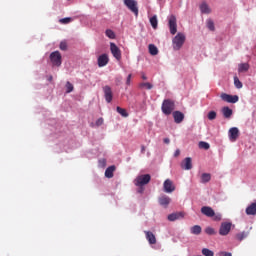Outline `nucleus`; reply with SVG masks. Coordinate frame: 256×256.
Masks as SVG:
<instances>
[{"label": "nucleus", "mask_w": 256, "mask_h": 256, "mask_svg": "<svg viewBox=\"0 0 256 256\" xmlns=\"http://www.w3.org/2000/svg\"><path fill=\"white\" fill-rule=\"evenodd\" d=\"M168 27L171 35H175L177 33V17H175V15H171L169 17Z\"/></svg>", "instance_id": "8"}, {"label": "nucleus", "mask_w": 256, "mask_h": 256, "mask_svg": "<svg viewBox=\"0 0 256 256\" xmlns=\"http://www.w3.org/2000/svg\"><path fill=\"white\" fill-rule=\"evenodd\" d=\"M116 110H117V113H119V115H121L122 117H129V113H127L126 109L117 106Z\"/></svg>", "instance_id": "28"}, {"label": "nucleus", "mask_w": 256, "mask_h": 256, "mask_svg": "<svg viewBox=\"0 0 256 256\" xmlns=\"http://www.w3.org/2000/svg\"><path fill=\"white\" fill-rule=\"evenodd\" d=\"M174 110H175V102H173V100L166 99L163 101L162 113H164V115H171V113H173Z\"/></svg>", "instance_id": "3"}, {"label": "nucleus", "mask_w": 256, "mask_h": 256, "mask_svg": "<svg viewBox=\"0 0 256 256\" xmlns=\"http://www.w3.org/2000/svg\"><path fill=\"white\" fill-rule=\"evenodd\" d=\"M163 189L165 193H173L176 188L171 179H166L163 183Z\"/></svg>", "instance_id": "13"}, {"label": "nucleus", "mask_w": 256, "mask_h": 256, "mask_svg": "<svg viewBox=\"0 0 256 256\" xmlns=\"http://www.w3.org/2000/svg\"><path fill=\"white\" fill-rule=\"evenodd\" d=\"M181 167L185 169V171H189L193 169V163H192L191 157L185 158L181 163Z\"/></svg>", "instance_id": "14"}, {"label": "nucleus", "mask_w": 256, "mask_h": 256, "mask_svg": "<svg viewBox=\"0 0 256 256\" xmlns=\"http://www.w3.org/2000/svg\"><path fill=\"white\" fill-rule=\"evenodd\" d=\"M123 3L136 17L139 16V7H137L136 0H123Z\"/></svg>", "instance_id": "5"}, {"label": "nucleus", "mask_w": 256, "mask_h": 256, "mask_svg": "<svg viewBox=\"0 0 256 256\" xmlns=\"http://www.w3.org/2000/svg\"><path fill=\"white\" fill-rule=\"evenodd\" d=\"M231 227H233V223L231 222H222L219 228V235L225 237L229 235L231 232Z\"/></svg>", "instance_id": "6"}, {"label": "nucleus", "mask_w": 256, "mask_h": 256, "mask_svg": "<svg viewBox=\"0 0 256 256\" xmlns=\"http://www.w3.org/2000/svg\"><path fill=\"white\" fill-rule=\"evenodd\" d=\"M138 193H143V191H145V189L143 188V186H138Z\"/></svg>", "instance_id": "47"}, {"label": "nucleus", "mask_w": 256, "mask_h": 256, "mask_svg": "<svg viewBox=\"0 0 256 256\" xmlns=\"http://www.w3.org/2000/svg\"><path fill=\"white\" fill-rule=\"evenodd\" d=\"M115 172V166H109L105 171V177L112 179L113 173Z\"/></svg>", "instance_id": "23"}, {"label": "nucleus", "mask_w": 256, "mask_h": 256, "mask_svg": "<svg viewBox=\"0 0 256 256\" xmlns=\"http://www.w3.org/2000/svg\"><path fill=\"white\" fill-rule=\"evenodd\" d=\"M238 71H239V73H245V72L249 71V64L248 63L239 64Z\"/></svg>", "instance_id": "25"}, {"label": "nucleus", "mask_w": 256, "mask_h": 256, "mask_svg": "<svg viewBox=\"0 0 256 256\" xmlns=\"http://www.w3.org/2000/svg\"><path fill=\"white\" fill-rule=\"evenodd\" d=\"M173 117L175 123H183V119H185V114H183L181 111H174Z\"/></svg>", "instance_id": "17"}, {"label": "nucleus", "mask_w": 256, "mask_h": 256, "mask_svg": "<svg viewBox=\"0 0 256 256\" xmlns=\"http://www.w3.org/2000/svg\"><path fill=\"white\" fill-rule=\"evenodd\" d=\"M205 233H206L207 235H215V229L212 228V227H207V228L205 229Z\"/></svg>", "instance_id": "40"}, {"label": "nucleus", "mask_w": 256, "mask_h": 256, "mask_svg": "<svg viewBox=\"0 0 256 256\" xmlns=\"http://www.w3.org/2000/svg\"><path fill=\"white\" fill-rule=\"evenodd\" d=\"M109 63V56L102 54L98 57V67H105Z\"/></svg>", "instance_id": "15"}, {"label": "nucleus", "mask_w": 256, "mask_h": 256, "mask_svg": "<svg viewBox=\"0 0 256 256\" xmlns=\"http://www.w3.org/2000/svg\"><path fill=\"white\" fill-rule=\"evenodd\" d=\"M158 202L162 207H167L171 203V198L167 195H163L158 199Z\"/></svg>", "instance_id": "18"}, {"label": "nucleus", "mask_w": 256, "mask_h": 256, "mask_svg": "<svg viewBox=\"0 0 256 256\" xmlns=\"http://www.w3.org/2000/svg\"><path fill=\"white\" fill-rule=\"evenodd\" d=\"M208 119H209V121H213V120L217 119V112H215V111H210V112L208 113Z\"/></svg>", "instance_id": "35"}, {"label": "nucleus", "mask_w": 256, "mask_h": 256, "mask_svg": "<svg viewBox=\"0 0 256 256\" xmlns=\"http://www.w3.org/2000/svg\"><path fill=\"white\" fill-rule=\"evenodd\" d=\"M150 24H151V26L154 28V29H157V26H158V24H159V21L157 20V16H152L151 18H150Z\"/></svg>", "instance_id": "30"}, {"label": "nucleus", "mask_w": 256, "mask_h": 256, "mask_svg": "<svg viewBox=\"0 0 256 256\" xmlns=\"http://www.w3.org/2000/svg\"><path fill=\"white\" fill-rule=\"evenodd\" d=\"M202 255L204 256H215V253L213 251L209 250L208 248L202 249Z\"/></svg>", "instance_id": "32"}, {"label": "nucleus", "mask_w": 256, "mask_h": 256, "mask_svg": "<svg viewBox=\"0 0 256 256\" xmlns=\"http://www.w3.org/2000/svg\"><path fill=\"white\" fill-rule=\"evenodd\" d=\"M110 51L117 61L121 59V49H119L113 42L110 43Z\"/></svg>", "instance_id": "11"}, {"label": "nucleus", "mask_w": 256, "mask_h": 256, "mask_svg": "<svg viewBox=\"0 0 256 256\" xmlns=\"http://www.w3.org/2000/svg\"><path fill=\"white\" fill-rule=\"evenodd\" d=\"M59 21H60V23H62V25H67L68 23H71V21H73V18L66 17V18L60 19Z\"/></svg>", "instance_id": "36"}, {"label": "nucleus", "mask_w": 256, "mask_h": 256, "mask_svg": "<svg viewBox=\"0 0 256 256\" xmlns=\"http://www.w3.org/2000/svg\"><path fill=\"white\" fill-rule=\"evenodd\" d=\"M164 143H166V145H169V143H171V140L169 138H164Z\"/></svg>", "instance_id": "46"}, {"label": "nucleus", "mask_w": 256, "mask_h": 256, "mask_svg": "<svg viewBox=\"0 0 256 256\" xmlns=\"http://www.w3.org/2000/svg\"><path fill=\"white\" fill-rule=\"evenodd\" d=\"M141 152L145 153V146H142Z\"/></svg>", "instance_id": "49"}, {"label": "nucleus", "mask_w": 256, "mask_h": 256, "mask_svg": "<svg viewBox=\"0 0 256 256\" xmlns=\"http://www.w3.org/2000/svg\"><path fill=\"white\" fill-rule=\"evenodd\" d=\"M222 115L225 119H230L231 115H233V110L227 106L222 108Z\"/></svg>", "instance_id": "20"}, {"label": "nucleus", "mask_w": 256, "mask_h": 256, "mask_svg": "<svg viewBox=\"0 0 256 256\" xmlns=\"http://www.w3.org/2000/svg\"><path fill=\"white\" fill-rule=\"evenodd\" d=\"M142 79H143L144 81H147V76L145 75V73H142Z\"/></svg>", "instance_id": "48"}, {"label": "nucleus", "mask_w": 256, "mask_h": 256, "mask_svg": "<svg viewBox=\"0 0 256 256\" xmlns=\"http://www.w3.org/2000/svg\"><path fill=\"white\" fill-rule=\"evenodd\" d=\"M211 181V174L203 173L201 175V183H209Z\"/></svg>", "instance_id": "27"}, {"label": "nucleus", "mask_w": 256, "mask_h": 256, "mask_svg": "<svg viewBox=\"0 0 256 256\" xmlns=\"http://www.w3.org/2000/svg\"><path fill=\"white\" fill-rule=\"evenodd\" d=\"M234 85H235L236 89L243 88V83L241 82V80H239V78L237 76L234 77Z\"/></svg>", "instance_id": "31"}, {"label": "nucleus", "mask_w": 256, "mask_h": 256, "mask_svg": "<svg viewBox=\"0 0 256 256\" xmlns=\"http://www.w3.org/2000/svg\"><path fill=\"white\" fill-rule=\"evenodd\" d=\"M247 235H248L247 232L238 233L236 235V239L238 241H243V239H246Z\"/></svg>", "instance_id": "34"}, {"label": "nucleus", "mask_w": 256, "mask_h": 256, "mask_svg": "<svg viewBox=\"0 0 256 256\" xmlns=\"http://www.w3.org/2000/svg\"><path fill=\"white\" fill-rule=\"evenodd\" d=\"M201 213L206 217H212L213 221H221L223 217L221 213H215V210H213V208H211L210 206H203L201 208Z\"/></svg>", "instance_id": "1"}, {"label": "nucleus", "mask_w": 256, "mask_h": 256, "mask_svg": "<svg viewBox=\"0 0 256 256\" xmlns=\"http://www.w3.org/2000/svg\"><path fill=\"white\" fill-rule=\"evenodd\" d=\"M73 84H71V82H66V93H71L73 92Z\"/></svg>", "instance_id": "38"}, {"label": "nucleus", "mask_w": 256, "mask_h": 256, "mask_svg": "<svg viewBox=\"0 0 256 256\" xmlns=\"http://www.w3.org/2000/svg\"><path fill=\"white\" fill-rule=\"evenodd\" d=\"M140 87H146L148 90L153 89V84L149 83V82H143L140 84Z\"/></svg>", "instance_id": "39"}, {"label": "nucleus", "mask_w": 256, "mask_h": 256, "mask_svg": "<svg viewBox=\"0 0 256 256\" xmlns=\"http://www.w3.org/2000/svg\"><path fill=\"white\" fill-rule=\"evenodd\" d=\"M181 155V150L177 149L174 153V157H179Z\"/></svg>", "instance_id": "44"}, {"label": "nucleus", "mask_w": 256, "mask_h": 256, "mask_svg": "<svg viewBox=\"0 0 256 256\" xmlns=\"http://www.w3.org/2000/svg\"><path fill=\"white\" fill-rule=\"evenodd\" d=\"M150 181H151L150 174H142L135 178L134 185H136V187H144V185H148Z\"/></svg>", "instance_id": "4"}, {"label": "nucleus", "mask_w": 256, "mask_h": 256, "mask_svg": "<svg viewBox=\"0 0 256 256\" xmlns=\"http://www.w3.org/2000/svg\"><path fill=\"white\" fill-rule=\"evenodd\" d=\"M207 27L210 31H215V23L213 22V20H207Z\"/></svg>", "instance_id": "33"}, {"label": "nucleus", "mask_w": 256, "mask_h": 256, "mask_svg": "<svg viewBox=\"0 0 256 256\" xmlns=\"http://www.w3.org/2000/svg\"><path fill=\"white\" fill-rule=\"evenodd\" d=\"M103 92H104L105 101L107 103H111V101H113V90L111 89V87L108 85L104 86Z\"/></svg>", "instance_id": "12"}, {"label": "nucleus", "mask_w": 256, "mask_h": 256, "mask_svg": "<svg viewBox=\"0 0 256 256\" xmlns=\"http://www.w3.org/2000/svg\"><path fill=\"white\" fill-rule=\"evenodd\" d=\"M185 35L179 32L173 39H172V47L174 51H179L183 45H185Z\"/></svg>", "instance_id": "2"}, {"label": "nucleus", "mask_w": 256, "mask_h": 256, "mask_svg": "<svg viewBox=\"0 0 256 256\" xmlns=\"http://www.w3.org/2000/svg\"><path fill=\"white\" fill-rule=\"evenodd\" d=\"M131 77H132L131 74H129V75L127 76L126 85H131Z\"/></svg>", "instance_id": "43"}, {"label": "nucleus", "mask_w": 256, "mask_h": 256, "mask_svg": "<svg viewBox=\"0 0 256 256\" xmlns=\"http://www.w3.org/2000/svg\"><path fill=\"white\" fill-rule=\"evenodd\" d=\"M148 49H149L150 55H158L159 54V49H157V46H155V44H149Z\"/></svg>", "instance_id": "24"}, {"label": "nucleus", "mask_w": 256, "mask_h": 256, "mask_svg": "<svg viewBox=\"0 0 256 256\" xmlns=\"http://www.w3.org/2000/svg\"><path fill=\"white\" fill-rule=\"evenodd\" d=\"M190 231H191L192 235H201L202 229H201V226L195 225V226H193V227L190 229Z\"/></svg>", "instance_id": "26"}, {"label": "nucleus", "mask_w": 256, "mask_h": 256, "mask_svg": "<svg viewBox=\"0 0 256 256\" xmlns=\"http://www.w3.org/2000/svg\"><path fill=\"white\" fill-rule=\"evenodd\" d=\"M60 49L61 51H67V42H61Z\"/></svg>", "instance_id": "41"}, {"label": "nucleus", "mask_w": 256, "mask_h": 256, "mask_svg": "<svg viewBox=\"0 0 256 256\" xmlns=\"http://www.w3.org/2000/svg\"><path fill=\"white\" fill-rule=\"evenodd\" d=\"M49 81H53V76H50V77H49Z\"/></svg>", "instance_id": "50"}, {"label": "nucleus", "mask_w": 256, "mask_h": 256, "mask_svg": "<svg viewBox=\"0 0 256 256\" xmlns=\"http://www.w3.org/2000/svg\"><path fill=\"white\" fill-rule=\"evenodd\" d=\"M183 212H176L168 215V221H177L179 219H183Z\"/></svg>", "instance_id": "19"}, {"label": "nucleus", "mask_w": 256, "mask_h": 256, "mask_svg": "<svg viewBox=\"0 0 256 256\" xmlns=\"http://www.w3.org/2000/svg\"><path fill=\"white\" fill-rule=\"evenodd\" d=\"M220 256H233V255L229 252H221Z\"/></svg>", "instance_id": "45"}, {"label": "nucleus", "mask_w": 256, "mask_h": 256, "mask_svg": "<svg viewBox=\"0 0 256 256\" xmlns=\"http://www.w3.org/2000/svg\"><path fill=\"white\" fill-rule=\"evenodd\" d=\"M220 98L222 99V101H225V103H237V101H239V96L227 93H222L220 95Z\"/></svg>", "instance_id": "9"}, {"label": "nucleus", "mask_w": 256, "mask_h": 256, "mask_svg": "<svg viewBox=\"0 0 256 256\" xmlns=\"http://www.w3.org/2000/svg\"><path fill=\"white\" fill-rule=\"evenodd\" d=\"M103 122H104L103 118H99L98 120H96V126L101 127V125H103Z\"/></svg>", "instance_id": "42"}, {"label": "nucleus", "mask_w": 256, "mask_h": 256, "mask_svg": "<svg viewBox=\"0 0 256 256\" xmlns=\"http://www.w3.org/2000/svg\"><path fill=\"white\" fill-rule=\"evenodd\" d=\"M228 137L232 143H235L239 139V128L232 127L228 131Z\"/></svg>", "instance_id": "10"}, {"label": "nucleus", "mask_w": 256, "mask_h": 256, "mask_svg": "<svg viewBox=\"0 0 256 256\" xmlns=\"http://www.w3.org/2000/svg\"><path fill=\"white\" fill-rule=\"evenodd\" d=\"M200 11L201 13L209 15V13H211V8H209V5H207V3H202L200 5Z\"/></svg>", "instance_id": "22"}, {"label": "nucleus", "mask_w": 256, "mask_h": 256, "mask_svg": "<svg viewBox=\"0 0 256 256\" xmlns=\"http://www.w3.org/2000/svg\"><path fill=\"white\" fill-rule=\"evenodd\" d=\"M105 33H106V36H108L109 39H115V32H113V30L107 29Z\"/></svg>", "instance_id": "37"}, {"label": "nucleus", "mask_w": 256, "mask_h": 256, "mask_svg": "<svg viewBox=\"0 0 256 256\" xmlns=\"http://www.w3.org/2000/svg\"><path fill=\"white\" fill-rule=\"evenodd\" d=\"M50 61L52 65L56 67H61V53L59 51L52 52L50 54Z\"/></svg>", "instance_id": "7"}, {"label": "nucleus", "mask_w": 256, "mask_h": 256, "mask_svg": "<svg viewBox=\"0 0 256 256\" xmlns=\"http://www.w3.org/2000/svg\"><path fill=\"white\" fill-rule=\"evenodd\" d=\"M246 215H256V202L251 203L246 208Z\"/></svg>", "instance_id": "21"}, {"label": "nucleus", "mask_w": 256, "mask_h": 256, "mask_svg": "<svg viewBox=\"0 0 256 256\" xmlns=\"http://www.w3.org/2000/svg\"><path fill=\"white\" fill-rule=\"evenodd\" d=\"M199 149H205V151H208L210 149L211 145L205 141H200L198 144Z\"/></svg>", "instance_id": "29"}, {"label": "nucleus", "mask_w": 256, "mask_h": 256, "mask_svg": "<svg viewBox=\"0 0 256 256\" xmlns=\"http://www.w3.org/2000/svg\"><path fill=\"white\" fill-rule=\"evenodd\" d=\"M146 235V239L149 242L150 245H155L157 243V238L155 237V234L151 231H144Z\"/></svg>", "instance_id": "16"}]
</instances>
